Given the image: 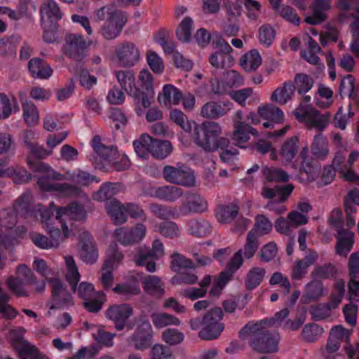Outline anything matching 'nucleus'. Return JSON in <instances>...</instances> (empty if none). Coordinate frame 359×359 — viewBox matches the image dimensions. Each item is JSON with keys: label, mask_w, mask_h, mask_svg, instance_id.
Segmentation results:
<instances>
[{"label": "nucleus", "mask_w": 359, "mask_h": 359, "mask_svg": "<svg viewBox=\"0 0 359 359\" xmlns=\"http://www.w3.org/2000/svg\"><path fill=\"white\" fill-rule=\"evenodd\" d=\"M191 132L193 142L205 152L213 153L229 146V138L222 135L223 128L217 121H205L201 123L193 121Z\"/></svg>", "instance_id": "nucleus-1"}, {"label": "nucleus", "mask_w": 359, "mask_h": 359, "mask_svg": "<svg viewBox=\"0 0 359 359\" xmlns=\"http://www.w3.org/2000/svg\"><path fill=\"white\" fill-rule=\"evenodd\" d=\"M359 159V151H352L346 161L345 155L342 152H337L332 160V165L326 166L323 173V180L325 184L331 183L335 172H338L346 181L356 182L359 181V175L353 170L354 163Z\"/></svg>", "instance_id": "nucleus-2"}, {"label": "nucleus", "mask_w": 359, "mask_h": 359, "mask_svg": "<svg viewBox=\"0 0 359 359\" xmlns=\"http://www.w3.org/2000/svg\"><path fill=\"white\" fill-rule=\"evenodd\" d=\"M294 115L308 129H316L320 132L327 127L331 120L330 112L322 114L313 107L303 104H300L294 110Z\"/></svg>", "instance_id": "nucleus-3"}, {"label": "nucleus", "mask_w": 359, "mask_h": 359, "mask_svg": "<svg viewBox=\"0 0 359 359\" xmlns=\"http://www.w3.org/2000/svg\"><path fill=\"white\" fill-rule=\"evenodd\" d=\"M65 260L67 268L66 279L73 292H77L79 297L83 301H87L95 297L94 286L91 283L81 282L79 287H76L81 276L74 258L71 256H66Z\"/></svg>", "instance_id": "nucleus-4"}, {"label": "nucleus", "mask_w": 359, "mask_h": 359, "mask_svg": "<svg viewBox=\"0 0 359 359\" xmlns=\"http://www.w3.org/2000/svg\"><path fill=\"white\" fill-rule=\"evenodd\" d=\"M223 312L220 308L215 307L210 310L203 318V327L198 332L200 338L204 340H212L217 338L224 330L220 322Z\"/></svg>", "instance_id": "nucleus-5"}, {"label": "nucleus", "mask_w": 359, "mask_h": 359, "mask_svg": "<svg viewBox=\"0 0 359 359\" xmlns=\"http://www.w3.org/2000/svg\"><path fill=\"white\" fill-rule=\"evenodd\" d=\"M162 173L164 179L172 184L192 187L196 182L193 171L184 164L178 163L177 166L165 165Z\"/></svg>", "instance_id": "nucleus-6"}, {"label": "nucleus", "mask_w": 359, "mask_h": 359, "mask_svg": "<svg viewBox=\"0 0 359 359\" xmlns=\"http://www.w3.org/2000/svg\"><path fill=\"white\" fill-rule=\"evenodd\" d=\"M47 281L50 283L52 290L50 309H64L74 306V302L72 294L58 278H51Z\"/></svg>", "instance_id": "nucleus-7"}, {"label": "nucleus", "mask_w": 359, "mask_h": 359, "mask_svg": "<svg viewBox=\"0 0 359 359\" xmlns=\"http://www.w3.org/2000/svg\"><path fill=\"white\" fill-rule=\"evenodd\" d=\"M34 169L44 171L59 180H70L81 185H88L93 182L96 181V177L95 176L81 170H76L72 172H67L65 176H64L61 174L57 173L47 163H39L34 166Z\"/></svg>", "instance_id": "nucleus-8"}, {"label": "nucleus", "mask_w": 359, "mask_h": 359, "mask_svg": "<svg viewBox=\"0 0 359 359\" xmlns=\"http://www.w3.org/2000/svg\"><path fill=\"white\" fill-rule=\"evenodd\" d=\"M140 57V50L133 42L125 41L115 48L114 58L120 67H133L138 62Z\"/></svg>", "instance_id": "nucleus-9"}, {"label": "nucleus", "mask_w": 359, "mask_h": 359, "mask_svg": "<svg viewBox=\"0 0 359 359\" xmlns=\"http://www.w3.org/2000/svg\"><path fill=\"white\" fill-rule=\"evenodd\" d=\"M146 226L138 223L133 227H119L114 231L116 241L124 246L133 245L140 243L146 236Z\"/></svg>", "instance_id": "nucleus-10"}, {"label": "nucleus", "mask_w": 359, "mask_h": 359, "mask_svg": "<svg viewBox=\"0 0 359 359\" xmlns=\"http://www.w3.org/2000/svg\"><path fill=\"white\" fill-rule=\"evenodd\" d=\"M133 314L132 306L127 304H114L109 306L105 312L107 319L111 320L117 330L132 327L128 323V318Z\"/></svg>", "instance_id": "nucleus-11"}, {"label": "nucleus", "mask_w": 359, "mask_h": 359, "mask_svg": "<svg viewBox=\"0 0 359 359\" xmlns=\"http://www.w3.org/2000/svg\"><path fill=\"white\" fill-rule=\"evenodd\" d=\"M233 108V104L229 100L210 101L201 107L200 115L206 119L216 120L228 114Z\"/></svg>", "instance_id": "nucleus-12"}, {"label": "nucleus", "mask_w": 359, "mask_h": 359, "mask_svg": "<svg viewBox=\"0 0 359 359\" xmlns=\"http://www.w3.org/2000/svg\"><path fill=\"white\" fill-rule=\"evenodd\" d=\"M90 46V41L85 40L83 36L69 34L65 37V52L69 57L80 60L83 57V51Z\"/></svg>", "instance_id": "nucleus-13"}, {"label": "nucleus", "mask_w": 359, "mask_h": 359, "mask_svg": "<svg viewBox=\"0 0 359 359\" xmlns=\"http://www.w3.org/2000/svg\"><path fill=\"white\" fill-rule=\"evenodd\" d=\"M122 259V253L117 251L115 248H113L108 250L107 258L103 265L100 278L101 283L106 289L111 287L112 285V271L118 266Z\"/></svg>", "instance_id": "nucleus-14"}, {"label": "nucleus", "mask_w": 359, "mask_h": 359, "mask_svg": "<svg viewBox=\"0 0 359 359\" xmlns=\"http://www.w3.org/2000/svg\"><path fill=\"white\" fill-rule=\"evenodd\" d=\"M81 249L80 258L87 264L95 263L98 258L97 249L91 235L86 231L79 236Z\"/></svg>", "instance_id": "nucleus-15"}, {"label": "nucleus", "mask_w": 359, "mask_h": 359, "mask_svg": "<svg viewBox=\"0 0 359 359\" xmlns=\"http://www.w3.org/2000/svg\"><path fill=\"white\" fill-rule=\"evenodd\" d=\"M339 6L345 18L351 17L354 19L351 25L353 31L352 40L359 41V0H341Z\"/></svg>", "instance_id": "nucleus-16"}, {"label": "nucleus", "mask_w": 359, "mask_h": 359, "mask_svg": "<svg viewBox=\"0 0 359 359\" xmlns=\"http://www.w3.org/2000/svg\"><path fill=\"white\" fill-rule=\"evenodd\" d=\"M292 168L299 170L301 172H305L309 175H313L320 170L319 164L315 159L309 155V148L304 147L297 160L292 164Z\"/></svg>", "instance_id": "nucleus-17"}, {"label": "nucleus", "mask_w": 359, "mask_h": 359, "mask_svg": "<svg viewBox=\"0 0 359 359\" xmlns=\"http://www.w3.org/2000/svg\"><path fill=\"white\" fill-rule=\"evenodd\" d=\"M126 21L127 17L124 13H115L102 27V35L107 40L116 39L121 32Z\"/></svg>", "instance_id": "nucleus-18"}, {"label": "nucleus", "mask_w": 359, "mask_h": 359, "mask_svg": "<svg viewBox=\"0 0 359 359\" xmlns=\"http://www.w3.org/2000/svg\"><path fill=\"white\" fill-rule=\"evenodd\" d=\"M355 242V233L348 229H337L335 252L337 255L346 257L351 251Z\"/></svg>", "instance_id": "nucleus-19"}, {"label": "nucleus", "mask_w": 359, "mask_h": 359, "mask_svg": "<svg viewBox=\"0 0 359 359\" xmlns=\"http://www.w3.org/2000/svg\"><path fill=\"white\" fill-rule=\"evenodd\" d=\"M278 336L265 332L261 336L252 339L251 346L260 353L276 352L278 350Z\"/></svg>", "instance_id": "nucleus-20"}, {"label": "nucleus", "mask_w": 359, "mask_h": 359, "mask_svg": "<svg viewBox=\"0 0 359 359\" xmlns=\"http://www.w3.org/2000/svg\"><path fill=\"white\" fill-rule=\"evenodd\" d=\"M294 189L292 184H287L285 186L270 187L267 184H264L261 193L264 198L269 200H276L278 203L285 202Z\"/></svg>", "instance_id": "nucleus-21"}, {"label": "nucleus", "mask_w": 359, "mask_h": 359, "mask_svg": "<svg viewBox=\"0 0 359 359\" xmlns=\"http://www.w3.org/2000/svg\"><path fill=\"white\" fill-rule=\"evenodd\" d=\"M164 255V248L160 240H155L150 250L145 247L138 249L135 257V262L137 265H144L147 259H157Z\"/></svg>", "instance_id": "nucleus-22"}, {"label": "nucleus", "mask_w": 359, "mask_h": 359, "mask_svg": "<svg viewBox=\"0 0 359 359\" xmlns=\"http://www.w3.org/2000/svg\"><path fill=\"white\" fill-rule=\"evenodd\" d=\"M158 102L165 107L177 105L182 99V92L172 84L163 86L162 91L158 95Z\"/></svg>", "instance_id": "nucleus-23"}, {"label": "nucleus", "mask_w": 359, "mask_h": 359, "mask_svg": "<svg viewBox=\"0 0 359 359\" xmlns=\"http://www.w3.org/2000/svg\"><path fill=\"white\" fill-rule=\"evenodd\" d=\"M208 209V203L203 196L196 194H189L180 207V210L187 215L191 212H203Z\"/></svg>", "instance_id": "nucleus-24"}, {"label": "nucleus", "mask_w": 359, "mask_h": 359, "mask_svg": "<svg viewBox=\"0 0 359 359\" xmlns=\"http://www.w3.org/2000/svg\"><path fill=\"white\" fill-rule=\"evenodd\" d=\"M323 283L320 280L313 279L304 287V292L301 298L302 304L316 302L325 295Z\"/></svg>", "instance_id": "nucleus-25"}, {"label": "nucleus", "mask_w": 359, "mask_h": 359, "mask_svg": "<svg viewBox=\"0 0 359 359\" xmlns=\"http://www.w3.org/2000/svg\"><path fill=\"white\" fill-rule=\"evenodd\" d=\"M57 219L60 223L66 224L67 219L81 220L86 217L83 208L76 203L70 204L65 208H56Z\"/></svg>", "instance_id": "nucleus-26"}, {"label": "nucleus", "mask_w": 359, "mask_h": 359, "mask_svg": "<svg viewBox=\"0 0 359 359\" xmlns=\"http://www.w3.org/2000/svg\"><path fill=\"white\" fill-rule=\"evenodd\" d=\"M20 99L22 107V117L28 126H34L39 121V113L36 106L20 93Z\"/></svg>", "instance_id": "nucleus-27"}, {"label": "nucleus", "mask_w": 359, "mask_h": 359, "mask_svg": "<svg viewBox=\"0 0 359 359\" xmlns=\"http://www.w3.org/2000/svg\"><path fill=\"white\" fill-rule=\"evenodd\" d=\"M105 210L115 224H123L128 219L125 205L116 198L111 199L105 203Z\"/></svg>", "instance_id": "nucleus-28"}, {"label": "nucleus", "mask_w": 359, "mask_h": 359, "mask_svg": "<svg viewBox=\"0 0 359 359\" xmlns=\"http://www.w3.org/2000/svg\"><path fill=\"white\" fill-rule=\"evenodd\" d=\"M97 154L104 160L111 163L117 171L128 169L130 165V160L126 156H123L120 162L117 161L118 152L115 147H105V150L102 149Z\"/></svg>", "instance_id": "nucleus-29"}, {"label": "nucleus", "mask_w": 359, "mask_h": 359, "mask_svg": "<svg viewBox=\"0 0 359 359\" xmlns=\"http://www.w3.org/2000/svg\"><path fill=\"white\" fill-rule=\"evenodd\" d=\"M313 156L318 160L325 161L329 154V143L326 137L321 133L316 135L311 145Z\"/></svg>", "instance_id": "nucleus-30"}, {"label": "nucleus", "mask_w": 359, "mask_h": 359, "mask_svg": "<svg viewBox=\"0 0 359 359\" xmlns=\"http://www.w3.org/2000/svg\"><path fill=\"white\" fill-rule=\"evenodd\" d=\"M29 70L34 78L47 79L53 74L50 65L40 58H33L28 64Z\"/></svg>", "instance_id": "nucleus-31"}, {"label": "nucleus", "mask_w": 359, "mask_h": 359, "mask_svg": "<svg viewBox=\"0 0 359 359\" xmlns=\"http://www.w3.org/2000/svg\"><path fill=\"white\" fill-rule=\"evenodd\" d=\"M330 7L329 0H315L313 6V15L306 18L305 21L309 25H318L326 19L325 11Z\"/></svg>", "instance_id": "nucleus-32"}, {"label": "nucleus", "mask_w": 359, "mask_h": 359, "mask_svg": "<svg viewBox=\"0 0 359 359\" xmlns=\"http://www.w3.org/2000/svg\"><path fill=\"white\" fill-rule=\"evenodd\" d=\"M115 75L120 86L129 95L137 92L135 74L132 70L117 71Z\"/></svg>", "instance_id": "nucleus-33"}, {"label": "nucleus", "mask_w": 359, "mask_h": 359, "mask_svg": "<svg viewBox=\"0 0 359 359\" xmlns=\"http://www.w3.org/2000/svg\"><path fill=\"white\" fill-rule=\"evenodd\" d=\"M294 90L295 88L292 82H285L273 92L271 100L279 104H285L292 99Z\"/></svg>", "instance_id": "nucleus-34"}, {"label": "nucleus", "mask_w": 359, "mask_h": 359, "mask_svg": "<svg viewBox=\"0 0 359 359\" xmlns=\"http://www.w3.org/2000/svg\"><path fill=\"white\" fill-rule=\"evenodd\" d=\"M257 113L262 118L273 123H280L284 119L283 111L278 107L270 104L259 107Z\"/></svg>", "instance_id": "nucleus-35"}, {"label": "nucleus", "mask_w": 359, "mask_h": 359, "mask_svg": "<svg viewBox=\"0 0 359 359\" xmlns=\"http://www.w3.org/2000/svg\"><path fill=\"white\" fill-rule=\"evenodd\" d=\"M154 95L140 92L139 89L136 93L130 95L134 99L135 111L139 116L144 114L145 109L150 107L153 100Z\"/></svg>", "instance_id": "nucleus-36"}, {"label": "nucleus", "mask_w": 359, "mask_h": 359, "mask_svg": "<svg viewBox=\"0 0 359 359\" xmlns=\"http://www.w3.org/2000/svg\"><path fill=\"white\" fill-rule=\"evenodd\" d=\"M151 319L154 325L157 329H161L167 326H179L181 325V321L178 318L164 312L153 313L151 315Z\"/></svg>", "instance_id": "nucleus-37"}, {"label": "nucleus", "mask_w": 359, "mask_h": 359, "mask_svg": "<svg viewBox=\"0 0 359 359\" xmlns=\"http://www.w3.org/2000/svg\"><path fill=\"white\" fill-rule=\"evenodd\" d=\"M299 151V140L297 137L287 139L282 145L280 156L283 163H290Z\"/></svg>", "instance_id": "nucleus-38"}, {"label": "nucleus", "mask_w": 359, "mask_h": 359, "mask_svg": "<svg viewBox=\"0 0 359 359\" xmlns=\"http://www.w3.org/2000/svg\"><path fill=\"white\" fill-rule=\"evenodd\" d=\"M41 20L46 16L50 20L57 21L62 18L63 13L55 0H46L40 8Z\"/></svg>", "instance_id": "nucleus-39"}, {"label": "nucleus", "mask_w": 359, "mask_h": 359, "mask_svg": "<svg viewBox=\"0 0 359 359\" xmlns=\"http://www.w3.org/2000/svg\"><path fill=\"white\" fill-rule=\"evenodd\" d=\"M267 319L260 321H250L240 331V335L243 337H251L252 339L258 337L263 334L265 327L267 325Z\"/></svg>", "instance_id": "nucleus-40"}, {"label": "nucleus", "mask_w": 359, "mask_h": 359, "mask_svg": "<svg viewBox=\"0 0 359 359\" xmlns=\"http://www.w3.org/2000/svg\"><path fill=\"white\" fill-rule=\"evenodd\" d=\"M155 140L151 136L143 134L139 140L133 142V146L136 154L142 158H147L149 154H151V148L154 144Z\"/></svg>", "instance_id": "nucleus-41"}, {"label": "nucleus", "mask_w": 359, "mask_h": 359, "mask_svg": "<svg viewBox=\"0 0 359 359\" xmlns=\"http://www.w3.org/2000/svg\"><path fill=\"white\" fill-rule=\"evenodd\" d=\"M27 163L29 168L32 169L34 172H40L46 175V177H41L39 179L37 184L39 188L43 191L53 192L54 186L56 184V182H55L53 180H58L55 179V177H53L50 175H48L47 172L44 171L36 170L34 169V166L36 165L37 164L44 163L41 161H34L31 160L29 158H27Z\"/></svg>", "instance_id": "nucleus-42"}, {"label": "nucleus", "mask_w": 359, "mask_h": 359, "mask_svg": "<svg viewBox=\"0 0 359 359\" xmlns=\"http://www.w3.org/2000/svg\"><path fill=\"white\" fill-rule=\"evenodd\" d=\"M261 55L256 50H252L243 55L240 59V65L246 72L256 70L262 64Z\"/></svg>", "instance_id": "nucleus-43"}, {"label": "nucleus", "mask_w": 359, "mask_h": 359, "mask_svg": "<svg viewBox=\"0 0 359 359\" xmlns=\"http://www.w3.org/2000/svg\"><path fill=\"white\" fill-rule=\"evenodd\" d=\"M142 284L145 291L150 294L161 297L165 292L163 283L157 276H149L146 277Z\"/></svg>", "instance_id": "nucleus-44"}, {"label": "nucleus", "mask_w": 359, "mask_h": 359, "mask_svg": "<svg viewBox=\"0 0 359 359\" xmlns=\"http://www.w3.org/2000/svg\"><path fill=\"white\" fill-rule=\"evenodd\" d=\"M238 207L235 204L222 205L218 206L216 217L220 223L231 222L238 215Z\"/></svg>", "instance_id": "nucleus-45"}, {"label": "nucleus", "mask_w": 359, "mask_h": 359, "mask_svg": "<svg viewBox=\"0 0 359 359\" xmlns=\"http://www.w3.org/2000/svg\"><path fill=\"white\" fill-rule=\"evenodd\" d=\"M171 258V269L178 273L185 270L194 269L196 267L192 260L185 257L184 255L178 252L173 253Z\"/></svg>", "instance_id": "nucleus-46"}, {"label": "nucleus", "mask_w": 359, "mask_h": 359, "mask_svg": "<svg viewBox=\"0 0 359 359\" xmlns=\"http://www.w3.org/2000/svg\"><path fill=\"white\" fill-rule=\"evenodd\" d=\"M34 136L33 133L27 132L24 137V142L29 152L32 153L38 158H45L52 154L51 150L44 148L43 146L39 145L37 143L32 142L30 139Z\"/></svg>", "instance_id": "nucleus-47"}, {"label": "nucleus", "mask_w": 359, "mask_h": 359, "mask_svg": "<svg viewBox=\"0 0 359 359\" xmlns=\"http://www.w3.org/2000/svg\"><path fill=\"white\" fill-rule=\"evenodd\" d=\"M189 232L195 236L205 237L210 232V223L204 219L190 220L187 222Z\"/></svg>", "instance_id": "nucleus-48"}, {"label": "nucleus", "mask_w": 359, "mask_h": 359, "mask_svg": "<svg viewBox=\"0 0 359 359\" xmlns=\"http://www.w3.org/2000/svg\"><path fill=\"white\" fill-rule=\"evenodd\" d=\"M266 271L262 267H252L246 275L245 283L248 290L257 287L264 279Z\"/></svg>", "instance_id": "nucleus-49"}, {"label": "nucleus", "mask_w": 359, "mask_h": 359, "mask_svg": "<svg viewBox=\"0 0 359 359\" xmlns=\"http://www.w3.org/2000/svg\"><path fill=\"white\" fill-rule=\"evenodd\" d=\"M272 227V222L265 215H259L255 217V224L249 232H252L253 235L259 238L269 233Z\"/></svg>", "instance_id": "nucleus-50"}, {"label": "nucleus", "mask_w": 359, "mask_h": 359, "mask_svg": "<svg viewBox=\"0 0 359 359\" xmlns=\"http://www.w3.org/2000/svg\"><path fill=\"white\" fill-rule=\"evenodd\" d=\"M337 272V269L334 264H326L324 265L316 266L311 273V277L313 279L322 280L333 278Z\"/></svg>", "instance_id": "nucleus-51"}, {"label": "nucleus", "mask_w": 359, "mask_h": 359, "mask_svg": "<svg viewBox=\"0 0 359 359\" xmlns=\"http://www.w3.org/2000/svg\"><path fill=\"white\" fill-rule=\"evenodd\" d=\"M60 224L63 232L62 234L61 233L60 229L57 228L55 229L51 226H48V229H46L50 234V244L54 245H51V248H57L65 241V239L67 238L69 236L68 226L66 225V224Z\"/></svg>", "instance_id": "nucleus-52"}, {"label": "nucleus", "mask_w": 359, "mask_h": 359, "mask_svg": "<svg viewBox=\"0 0 359 359\" xmlns=\"http://www.w3.org/2000/svg\"><path fill=\"white\" fill-rule=\"evenodd\" d=\"M118 191V185L116 183H105L100 189L95 192L93 198L98 201H108L116 195Z\"/></svg>", "instance_id": "nucleus-53"}, {"label": "nucleus", "mask_w": 359, "mask_h": 359, "mask_svg": "<svg viewBox=\"0 0 359 359\" xmlns=\"http://www.w3.org/2000/svg\"><path fill=\"white\" fill-rule=\"evenodd\" d=\"M156 196L164 201H175L182 196V190L174 186H163L156 191Z\"/></svg>", "instance_id": "nucleus-54"}, {"label": "nucleus", "mask_w": 359, "mask_h": 359, "mask_svg": "<svg viewBox=\"0 0 359 359\" xmlns=\"http://www.w3.org/2000/svg\"><path fill=\"white\" fill-rule=\"evenodd\" d=\"M263 175L267 182H287L289 175L283 169L265 166L263 168Z\"/></svg>", "instance_id": "nucleus-55"}, {"label": "nucleus", "mask_w": 359, "mask_h": 359, "mask_svg": "<svg viewBox=\"0 0 359 359\" xmlns=\"http://www.w3.org/2000/svg\"><path fill=\"white\" fill-rule=\"evenodd\" d=\"M20 41L19 36H11L0 39V55L3 57L14 55Z\"/></svg>", "instance_id": "nucleus-56"}, {"label": "nucleus", "mask_w": 359, "mask_h": 359, "mask_svg": "<svg viewBox=\"0 0 359 359\" xmlns=\"http://www.w3.org/2000/svg\"><path fill=\"white\" fill-rule=\"evenodd\" d=\"M209 62L211 65L217 69L227 68L234 64V58L230 54L215 51L210 56Z\"/></svg>", "instance_id": "nucleus-57"}, {"label": "nucleus", "mask_w": 359, "mask_h": 359, "mask_svg": "<svg viewBox=\"0 0 359 359\" xmlns=\"http://www.w3.org/2000/svg\"><path fill=\"white\" fill-rule=\"evenodd\" d=\"M308 50L302 53L303 57L310 64L318 65L320 58L317 53L320 51L318 44L310 36L307 38Z\"/></svg>", "instance_id": "nucleus-58"}, {"label": "nucleus", "mask_w": 359, "mask_h": 359, "mask_svg": "<svg viewBox=\"0 0 359 359\" xmlns=\"http://www.w3.org/2000/svg\"><path fill=\"white\" fill-rule=\"evenodd\" d=\"M161 338L169 346H177L184 341L185 337L183 332L176 328H168L161 333Z\"/></svg>", "instance_id": "nucleus-59"}, {"label": "nucleus", "mask_w": 359, "mask_h": 359, "mask_svg": "<svg viewBox=\"0 0 359 359\" xmlns=\"http://www.w3.org/2000/svg\"><path fill=\"white\" fill-rule=\"evenodd\" d=\"M151 336L142 334L140 330H137L129 339V344L137 350H144L151 345Z\"/></svg>", "instance_id": "nucleus-60"}, {"label": "nucleus", "mask_w": 359, "mask_h": 359, "mask_svg": "<svg viewBox=\"0 0 359 359\" xmlns=\"http://www.w3.org/2000/svg\"><path fill=\"white\" fill-rule=\"evenodd\" d=\"M172 151V146L170 142L165 140H155L151 154L157 158H165Z\"/></svg>", "instance_id": "nucleus-61"}, {"label": "nucleus", "mask_w": 359, "mask_h": 359, "mask_svg": "<svg viewBox=\"0 0 359 359\" xmlns=\"http://www.w3.org/2000/svg\"><path fill=\"white\" fill-rule=\"evenodd\" d=\"M193 20L191 18H185L179 25L177 29V36L179 40L183 42H189L191 39Z\"/></svg>", "instance_id": "nucleus-62"}, {"label": "nucleus", "mask_w": 359, "mask_h": 359, "mask_svg": "<svg viewBox=\"0 0 359 359\" xmlns=\"http://www.w3.org/2000/svg\"><path fill=\"white\" fill-rule=\"evenodd\" d=\"M323 333V329L315 323L306 325L302 330V338L308 342H313L319 339Z\"/></svg>", "instance_id": "nucleus-63"}, {"label": "nucleus", "mask_w": 359, "mask_h": 359, "mask_svg": "<svg viewBox=\"0 0 359 359\" xmlns=\"http://www.w3.org/2000/svg\"><path fill=\"white\" fill-rule=\"evenodd\" d=\"M243 0H227L224 4V9L229 20L238 18L241 15Z\"/></svg>", "instance_id": "nucleus-64"}]
</instances>
